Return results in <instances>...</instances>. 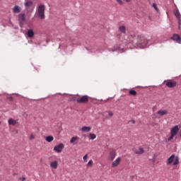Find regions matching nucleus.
Instances as JSON below:
<instances>
[{"mask_svg": "<svg viewBox=\"0 0 181 181\" xmlns=\"http://www.w3.org/2000/svg\"><path fill=\"white\" fill-rule=\"evenodd\" d=\"M24 5L25 8V13H32L33 8H35L33 6V1L32 0H25Z\"/></svg>", "mask_w": 181, "mask_h": 181, "instance_id": "obj_1", "label": "nucleus"}, {"mask_svg": "<svg viewBox=\"0 0 181 181\" xmlns=\"http://www.w3.org/2000/svg\"><path fill=\"white\" fill-rule=\"evenodd\" d=\"M46 9V6L44 4H40L37 8V16L40 19H45V11Z\"/></svg>", "mask_w": 181, "mask_h": 181, "instance_id": "obj_2", "label": "nucleus"}, {"mask_svg": "<svg viewBox=\"0 0 181 181\" xmlns=\"http://www.w3.org/2000/svg\"><path fill=\"white\" fill-rule=\"evenodd\" d=\"M180 129V128L177 125L173 127L170 130V136L168 139V141H172V139H173V138H175V136L179 134Z\"/></svg>", "mask_w": 181, "mask_h": 181, "instance_id": "obj_3", "label": "nucleus"}, {"mask_svg": "<svg viewBox=\"0 0 181 181\" xmlns=\"http://www.w3.org/2000/svg\"><path fill=\"white\" fill-rule=\"evenodd\" d=\"M173 162L174 166L176 165H179V157H175L174 154L171 155V156L168 159L166 164L170 165Z\"/></svg>", "mask_w": 181, "mask_h": 181, "instance_id": "obj_4", "label": "nucleus"}, {"mask_svg": "<svg viewBox=\"0 0 181 181\" xmlns=\"http://www.w3.org/2000/svg\"><path fill=\"white\" fill-rule=\"evenodd\" d=\"M76 102L78 103V104H87V103H88V95H83L76 98Z\"/></svg>", "mask_w": 181, "mask_h": 181, "instance_id": "obj_5", "label": "nucleus"}, {"mask_svg": "<svg viewBox=\"0 0 181 181\" xmlns=\"http://www.w3.org/2000/svg\"><path fill=\"white\" fill-rule=\"evenodd\" d=\"M139 47H141V49H145V47H146L147 45H148V40L141 37L140 39V40H139Z\"/></svg>", "mask_w": 181, "mask_h": 181, "instance_id": "obj_6", "label": "nucleus"}, {"mask_svg": "<svg viewBox=\"0 0 181 181\" xmlns=\"http://www.w3.org/2000/svg\"><path fill=\"white\" fill-rule=\"evenodd\" d=\"M165 86L168 87V88H173V87H176L177 83L173 80H167L165 81Z\"/></svg>", "mask_w": 181, "mask_h": 181, "instance_id": "obj_7", "label": "nucleus"}, {"mask_svg": "<svg viewBox=\"0 0 181 181\" xmlns=\"http://www.w3.org/2000/svg\"><path fill=\"white\" fill-rule=\"evenodd\" d=\"M117 157V151L116 150H112L109 152V156H108V160H110V162H112V160H114V159H115V158Z\"/></svg>", "mask_w": 181, "mask_h": 181, "instance_id": "obj_8", "label": "nucleus"}, {"mask_svg": "<svg viewBox=\"0 0 181 181\" xmlns=\"http://www.w3.org/2000/svg\"><path fill=\"white\" fill-rule=\"evenodd\" d=\"M63 149H64V144H63L62 143L54 147V152H57V153H62Z\"/></svg>", "mask_w": 181, "mask_h": 181, "instance_id": "obj_9", "label": "nucleus"}, {"mask_svg": "<svg viewBox=\"0 0 181 181\" xmlns=\"http://www.w3.org/2000/svg\"><path fill=\"white\" fill-rule=\"evenodd\" d=\"M122 158L121 157H118L112 163V168H117L118 165L121 163Z\"/></svg>", "mask_w": 181, "mask_h": 181, "instance_id": "obj_10", "label": "nucleus"}, {"mask_svg": "<svg viewBox=\"0 0 181 181\" xmlns=\"http://www.w3.org/2000/svg\"><path fill=\"white\" fill-rule=\"evenodd\" d=\"M35 36V31L33 30L30 29L25 33V37H29V39H32Z\"/></svg>", "mask_w": 181, "mask_h": 181, "instance_id": "obj_11", "label": "nucleus"}, {"mask_svg": "<svg viewBox=\"0 0 181 181\" xmlns=\"http://www.w3.org/2000/svg\"><path fill=\"white\" fill-rule=\"evenodd\" d=\"M175 15L177 18V19L178 20V29H180V25H181V16H180V13H179V11H175Z\"/></svg>", "mask_w": 181, "mask_h": 181, "instance_id": "obj_12", "label": "nucleus"}, {"mask_svg": "<svg viewBox=\"0 0 181 181\" xmlns=\"http://www.w3.org/2000/svg\"><path fill=\"white\" fill-rule=\"evenodd\" d=\"M134 151L136 155H142V153L145 152V151L144 150V148H142L141 146H139L138 149L134 148Z\"/></svg>", "mask_w": 181, "mask_h": 181, "instance_id": "obj_13", "label": "nucleus"}, {"mask_svg": "<svg viewBox=\"0 0 181 181\" xmlns=\"http://www.w3.org/2000/svg\"><path fill=\"white\" fill-rule=\"evenodd\" d=\"M171 39H173V40H175L177 43H181V38L179 35L174 34Z\"/></svg>", "mask_w": 181, "mask_h": 181, "instance_id": "obj_14", "label": "nucleus"}, {"mask_svg": "<svg viewBox=\"0 0 181 181\" xmlns=\"http://www.w3.org/2000/svg\"><path fill=\"white\" fill-rule=\"evenodd\" d=\"M18 23L20 26L22 28V26H23V13H21L18 16Z\"/></svg>", "mask_w": 181, "mask_h": 181, "instance_id": "obj_15", "label": "nucleus"}, {"mask_svg": "<svg viewBox=\"0 0 181 181\" xmlns=\"http://www.w3.org/2000/svg\"><path fill=\"white\" fill-rule=\"evenodd\" d=\"M21 9L22 8H21V6H15L13 8V13H19V12H21Z\"/></svg>", "mask_w": 181, "mask_h": 181, "instance_id": "obj_16", "label": "nucleus"}, {"mask_svg": "<svg viewBox=\"0 0 181 181\" xmlns=\"http://www.w3.org/2000/svg\"><path fill=\"white\" fill-rule=\"evenodd\" d=\"M119 32H121L122 33H124V35H125L127 33V27H125V25H120L119 27Z\"/></svg>", "mask_w": 181, "mask_h": 181, "instance_id": "obj_17", "label": "nucleus"}, {"mask_svg": "<svg viewBox=\"0 0 181 181\" xmlns=\"http://www.w3.org/2000/svg\"><path fill=\"white\" fill-rule=\"evenodd\" d=\"M57 166H59V163H57V161L55 160L50 163V168H52V169H56Z\"/></svg>", "mask_w": 181, "mask_h": 181, "instance_id": "obj_18", "label": "nucleus"}, {"mask_svg": "<svg viewBox=\"0 0 181 181\" xmlns=\"http://www.w3.org/2000/svg\"><path fill=\"white\" fill-rule=\"evenodd\" d=\"M157 114H158V115H168V110H160L157 112Z\"/></svg>", "mask_w": 181, "mask_h": 181, "instance_id": "obj_19", "label": "nucleus"}, {"mask_svg": "<svg viewBox=\"0 0 181 181\" xmlns=\"http://www.w3.org/2000/svg\"><path fill=\"white\" fill-rule=\"evenodd\" d=\"M91 131V127H83L81 128V132H90Z\"/></svg>", "mask_w": 181, "mask_h": 181, "instance_id": "obj_20", "label": "nucleus"}, {"mask_svg": "<svg viewBox=\"0 0 181 181\" xmlns=\"http://www.w3.org/2000/svg\"><path fill=\"white\" fill-rule=\"evenodd\" d=\"M8 122V125H16V120L13 119H9Z\"/></svg>", "mask_w": 181, "mask_h": 181, "instance_id": "obj_21", "label": "nucleus"}, {"mask_svg": "<svg viewBox=\"0 0 181 181\" xmlns=\"http://www.w3.org/2000/svg\"><path fill=\"white\" fill-rule=\"evenodd\" d=\"M54 139V137H53V136H48L46 137L45 141H47V142H52Z\"/></svg>", "mask_w": 181, "mask_h": 181, "instance_id": "obj_22", "label": "nucleus"}, {"mask_svg": "<svg viewBox=\"0 0 181 181\" xmlns=\"http://www.w3.org/2000/svg\"><path fill=\"white\" fill-rule=\"evenodd\" d=\"M78 136H73L70 140V144H74V142H76V141H78Z\"/></svg>", "mask_w": 181, "mask_h": 181, "instance_id": "obj_23", "label": "nucleus"}, {"mask_svg": "<svg viewBox=\"0 0 181 181\" xmlns=\"http://www.w3.org/2000/svg\"><path fill=\"white\" fill-rule=\"evenodd\" d=\"M129 95H133L134 97H135V95H136L137 93L134 90H130L129 91Z\"/></svg>", "mask_w": 181, "mask_h": 181, "instance_id": "obj_24", "label": "nucleus"}, {"mask_svg": "<svg viewBox=\"0 0 181 181\" xmlns=\"http://www.w3.org/2000/svg\"><path fill=\"white\" fill-rule=\"evenodd\" d=\"M90 139H95L97 138V136L95 134L90 133L89 134Z\"/></svg>", "mask_w": 181, "mask_h": 181, "instance_id": "obj_25", "label": "nucleus"}, {"mask_svg": "<svg viewBox=\"0 0 181 181\" xmlns=\"http://www.w3.org/2000/svg\"><path fill=\"white\" fill-rule=\"evenodd\" d=\"M93 160H90L86 165L87 168H90V166H93Z\"/></svg>", "mask_w": 181, "mask_h": 181, "instance_id": "obj_26", "label": "nucleus"}, {"mask_svg": "<svg viewBox=\"0 0 181 181\" xmlns=\"http://www.w3.org/2000/svg\"><path fill=\"white\" fill-rule=\"evenodd\" d=\"M153 7L154 8V9H156V11L158 12V11H159V9L158 8V6L156 5V4H153Z\"/></svg>", "mask_w": 181, "mask_h": 181, "instance_id": "obj_27", "label": "nucleus"}, {"mask_svg": "<svg viewBox=\"0 0 181 181\" xmlns=\"http://www.w3.org/2000/svg\"><path fill=\"white\" fill-rule=\"evenodd\" d=\"M87 158H88V154H86V155L83 156V160H84V162H87Z\"/></svg>", "mask_w": 181, "mask_h": 181, "instance_id": "obj_28", "label": "nucleus"}, {"mask_svg": "<svg viewBox=\"0 0 181 181\" xmlns=\"http://www.w3.org/2000/svg\"><path fill=\"white\" fill-rule=\"evenodd\" d=\"M108 115L109 117H112L114 115V112H112V111H108Z\"/></svg>", "mask_w": 181, "mask_h": 181, "instance_id": "obj_29", "label": "nucleus"}, {"mask_svg": "<svg viewBox=\"0 0 181 181\" xmlns=\"http://www.w3.org/2000/svg\"><path fill=\"white\" fill-rule=\"evenodd\" d=\"M30 139H35V135H33V134H31L30 136Z\"/></svg>", "mask_w": 181, "mask_h": 181, "instance_id": "obj_30", "label": "nucleus"}, {"mask_svg": "<svg viewBox=\"0 0 181 181\" xmlns=\"http://www.w3.org/2000/svg\"><path fill=\"white\" fill-rule=\"evenodd\" d=\"M117 2H118V4H119V5H122V0H116Z\"/></svg>", "mask_w": 181, "mask_h": 181, "instance_id": "obj_31", "label": "nucleus"}, {"mask_svg": "<svg viewBox=\"0 0 181 181\" xmlns=\"http://www.w3.org/2000/svg\"><path fill=\"white\" fill-rule=\"evenodd\" d=\"M124 2H131V0H123Z\"/></svg>", "mask_w": 181, "mask_h": 181, "instance_id": "obj_32", "label": "nucleus"}, {"mask_svg": "<svg viewBox=\"0 0 181 181\" xmlns=\"http://www.w3.org/2000/svg\"><path fill=\"white\" fill-rule=\"evenodd\" d=\"M132 124H135V120H132Z\"/></svg>", "mask_w": 181, "mask_h": 181, "instance_id": "obj_33", "label": "nucleus"}, {"mask_svg": "<svg viewBox=\"0 0 181 181\" xmlns=\"http://www.w3.org/2000/svg\"><path fill=\"white\" fill-rule=\"evenodd\" d=\"M23 180H25V177L23 178Z\"/></svg>", "mask_w": 181, "mask_h": 181, "instance_id": "obj_34", "label": "nucleus"}, {"mask_svg": "<svg viewBox=\"0 0 181 181\" xmlns=\"http://www.w3.org/2000/svg\"><path fill=\"white\" fill-rule=\"evenodd\" d=\"M0 124H1V122H0Z\"/></svg>", "mask_w": 181, "mask_h": 181, "instance_id": "obj_35", "label": "nucleus"}]
</instances>
